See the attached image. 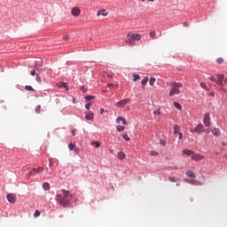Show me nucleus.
I'll list each match as a JSON object with an SVG mask.
<instances>
[{
  "label": "nucleus",
  "mask_w": 227,
  "mask_h": 227,
  "mask_svg": "<svg viewBox=\"0 0 227 227\" xmlns=\"http://www.w3.org/2000/svg\"><path fill=\"white\" fill-rule=\"evenodd\" d=\"M56 200L61 207H68V203L72 201V194L68 191H62V193H59L56 196Z\"/></svg>",
  "instance_id": "obj_1"
},
{
  "label": "nucleus",
  "mask_w": 227,
  "mask_h": 227,
  "mask_svg": "<svg viewBox=\"0 0 227 227\" xmlns=\"http://www.w3.org/2000/svg\"><path fill=\"white\" fill-rule=\"evenodd\" d=\"M171 90H169V97H175V95H180V88L184 87V83L171 82L169 83Z\"/></svg>",
  "instance_id": "obj_2"
},
{
  "label": "nucleus",
  "mask_w": 227,
  "mask_h": 227,
  "mask_svg": "<svg viewBox=\"0 0 227 227\" xmlns=\"http://www.w3.org/2000/svg\"><path fill=\"white\" fill-rule=\"evenodd\" d=\"M127 40L125 41V43L127 45H129L131 47H134L136 45V42H139L141 40V34H127Z\"/></svg>",
  "instance_id": "obj_3"
},
{
  "label": "nucleus",
  "mask_w": 227,
  "mask_h": 227,
  "mask_svg": "<svg viewBox=\"0 0 227 227\" xmlns=\"http://www.w3.org/2000/svg\"><path fill=\"white\" fill-rule=\"evenodd\" d=\"M45 170L43 167H39L37 168H31L28 176H35V175H38V173H42Z\"/></svg>",
  "instance_id": "obj_4"
},
{
  "label": "nucleus",
  "mask_w": 227,
  "mask_h": 227,
  "mask_svg": "<svg viewBox=\"0 0 227 227\" xmlns=\"http://www.w3.org/2000/svg\"><path fill=\"white\" fill-rule=\"evenodd\" d=\"M129 103H130V99L126 98V99L118 101L115 106H116V107H125L127 106V104H129Z\"/></svg>",
  "instance_id": "obj_5"
},
{
  "label": "nucleus",
  "mask_w": 227,
  "mask_h": 227,
  "mask_svg": "<svg viewBox=\"0 0 227 227\" xmlns=\"http://www.w3.org/2000/svg\"><path fill=\"white\" fill-rule=\"evenodd\" d=\"M203 123H204L205 127H210V125H211L210 114L207 113L204 114Z\"/></svg>",
  "instance_id": "obj_6"
},
{
  "label": "nucleus",
  "mask_w": 227,
  "mask_h": 227,
  "mask_svg": "<svg viewBox=\"0 0 227 227\" xmlns=\"http://www.w3.org/2000/svg\"><path fill=\"white\" fill-rule=\"evenodd\" d=\"M203 128H204L203 124H199L193 129H191L190 132H192V134H194V132H197L198 134H201V132H204Z\"/></svg>",
  "instance_id": "obj_7"
},
{
  "label": "nucleus",
  "mask_w": 227,
  "mask_h": 227,
  "mask_svg": "<svg viewBox=\"0 0 227 227\" xmlns=\"http://www.w3.org/2000/svg\"><path fill=\"white\" fill-rule=\"evenodd\" d=\"M71 14L73 17H79L81 15V8L74 6L71 9Z\"/></svg>",
  "instance_id": "obj_8"
},
{
  "label": "nucleus",
  "mask_w": 227,
  "mask_h": 227,
  "mask_svg": "<svg viewBox=\"0 0 227 227\" xmlns=\"http://www.w3.org/2000/svg\"><path fill=\"white\" fill-rule=\"evenodd\" d=\"M216 77V84H218V86H224V84L223 83V81H224V74H215Z\"/></svg>",
  "instance_id": "obj_9"
},
{
  "label": "nucleus",
  "mask_w": 227,
  "mask_h": 227,
  "mask_svg": "<svg viewBox=\"0 0 227 227\" xmlns=\"http://www.w3.org/2000/svg\"><path fill=\"white\" fill-rule=\"evenodd\" d=\"M192 160H203L205 159V156L200 154V153H194L192 155Z\"/></svg>",
  "instance_id": "obj_10"
},
{
  "label": "nucleus",
  "mask_w": 227,
  "mask_h": 227,
  "mask_svg": "<svg viewBox=\"0 0 227 227\" xmlns=\"http://www.w3.org/2000/svg\"><path fill=\"white\" fill-rule=\"evenodd\" d=\"M211 132H212L213 136H215L216 137H219V136H221V129H219L217 128L211 129Z\"/></svg>",
  "instance_id": "obj_11"
},
{
  "label": "nucleus",
  "mask_w": 227,
  "mask_h": 227,
  "mask_svg": "<svg viewBox=\"0 0 227 227\" xmlns=\"http://www.w3.org/2000/svg\"><path fill=\"white\" fill-rule=\"evenodd\" d=\"M7 201H9V203H15V195L9 193L7 195Z\"/></svg>",
  "instance_id": "obj_12"
},
{
  "label": "nucleus",
  "mask_w": 227,
  "mask_h": 227,
  "mask_svg": "<svg viewBox=\"0 0 227 227\" xmlns=\"http://www.w3.org/2000/svg\"><path fill=\"white\" fill-rule=\"evenodd\" d=\"M100 15H102L103 17H107V15H109V13L107 12V11H106V10L104 9V10L98 11V12H97V16H98V17H100Z\"/></svg>",
  "instance_id": "obj_13"
},
{
  "label": "nucleus",
  "mask_w": 227,
  "mask_h": 227,
  "mask_svg": "<svg viewBox=\"0 0 227 227\" xmlns=\"http://www.w3.org/2000/svg\"><path fill=\"white\" fill-rule=\"evenodd\" d=\"M194 152L189 149H184L183 151L184 155H187L188 157H191V155H193Z\"/></svg>",
  "instance_id": "obj_14"
},
{
  "label": "nucleus",
  "mask_w": 227,
  "mask_h": 227,
  "mask_svg": "<svg viewBox=\"0 0 227 227\" xmlns=\"http://www.w3.org/2000/svg\"><path fill=\"white\" fill-rule=\"evenodd\" d=\"M146 84H148V77H145L142 81H141V85H142V88L145 89Z\"/></svg>",
  "instance_id": "obj_15"
},
{
  "label": "nucleus",
  "mask_w": 227,
  "mask_h": 227,
  "mask_svg": "<svg viewBox=\"0 0 227 227\" xmlns=\"http://www.w3.org/2000/svg\"><path fill=\"white\" fill-rule=\"evenodd\" d=\"M120 121H122V125H127V120H125V118L123 117H118L116 123H120Z\"/></svg>",
  "instance_id": "obj_16"
},
{
  "label": "nucleus",
  "mask_w": 227,
  "mask_h": 227,
  "mask_svg": "<svg viewBox=\"0 0 227 227\" xmlns=\"http://www.w3.org/2000/svg\"><path fill=\"white\" fill-rule=\"evenodd\" d=\"M186 176H189V178H196V174H194V172L188 170L186 172Z\"/></svg>",
  "instance_id": "obj_17"
},
{
  "label": "nucleus",
  "mask_w": 227,
  "mask_h": 227,
  "mask_svg": "<svg viewBox=\"0 0 227 227\" xmlns=\"http://www.w3.org/2000/svg\"><path fill=\"white\" fill-rule=\"evenodd\" d=\"M180 126H178L177 124L174 125V134H180Z\"/></svg>",
  "instance_id": "obj_18"
},
{
  "label": "nucleus",
  "mask_w": 227,
  "mask_h": 227,
  "mask_svg": "<svg viewBox=\"0 0 227 227\" xmlns=\"http://www.w3.org/2000/svg\"><path fill=\"white\" fill-rule=\"evenodd\" d=\"M156 82H157V79L155 77H151L149 80L150 86H155Z\"/></svg>",
  "instance_id": "obj_19"
},
{
  "label": "nucleus",
  "mask_w": 227,
  "mask_h": 227,
  "mask_svg": "<svg viewBox=\"0 0 227 227\" xmlns=\"http://www.w3.org/2000/svg\"><path fill=\"white\" fill-rule=\"evenodd\" d=\"M85 118H86V120H90V121H92L93 118H94L93 113L86 114Z\"/></svg>",
  "instance_id": "obj_20"
},
{
  "label": "nucleus",
  "mask_w": 227,
  "mask_h": 227,
  "mask_svg": "<svg viewBox=\"0 0 227 227\" xmlns=\"http://www.w3.org/2000/svg\"><path fill=\"white\" fill-rule=\"evenodd\" d=\"M118 159H119L120 160H123V159H125V153H123V152H119V153H118Z\"/></svg>",
  "instance_id": "obj_21"
},
{
  "label": "nucleus",
  "mask_w": 227,
  "mask_h": 227,
  "mask_svg": "<svg viewBox=\"0 0 227 227\" xmlns=\"http://www.w3.org/2000/svg\"><path fill=\"white\" fill-rule=\"evenodd\" d=\"M90 145H91L92 146H95L96 148H100V142H98V141H92V142L90 143Z\"/></svg>",
  "instance_id": "obj_22"
},
{
  "label": "nucleus",
  "mask_w": 227,
  "mask_h": 227,
  "mask_svg": "<svg viewBox=\"0 0 227 227\" xmlns=\"http://www.w3.org/2000/svg\"><path fill=\"white\" fill-rule=\"evenodd\" d=\"M174 106H175L176 109H177L178 111H182V105H180V103H178V102H174Z\"/></svg>",
  "instance_id": "obj_23"
},
{
  "label": "nucleus",
  "mask_w": 227,
  "mask_h": 227,
  "mask_svg": "<svg viewBox=\"0 0 227 227\" xmlns=\"http://www.w3.org/2000/svg\"><path fill=\"white\" fill-rule=\"evenodd\" d=\"M43 189L49 191V189H51V184H49V183H43Z\"/></svg>",
  "instance_id": "obj_24"
},
{
  "label": "nucleus",
  "mask_w": 227,
  "mask_h": 227,
  "mask_svg": "<svg viewBox=\"0 0 227 227\" xmlns=\"http://www.w3.org/2000/svg\"><path fill=\"white\" fill-rule=\"evenodd\" d=\"M68 148H69V150H71V152H73V150H74L75 149V143H70L69 145H68Z\"/></svg>",
  "instance_id": "obj_25"
},
{
  "label": "nucleus",
  "mask_w": 227,
  "mask_h": 227,
  "mask_svg": "<svg viewBox=\"0 0 227 227\" xmlns=\"http://www.w3.org/2000/svg\"><path fill=\"white\" fill-rule=\"evenodd\" d=\"M157 36V34L155 33V31H151L150 32V37L153 39V40H155Z\"/></svg>",
  "instance_id": "obj_26"
},
{
  "label": "nucleus",
  "mask_w": 227,
  "mask_h": 227,
  "mask_svg": "<svg viewBox=\"0 0 227 227\" xmlns=\"http://www.w3.org/2000/svg\"><path fill=\"white\" fill-rule=\"evenodd\" d=\"M35 111L37 114H40V112L42 111V106L38 105L37 106H35Z\"/></svg>",
  "instance_id": "obj_27"
},
{
  "label": "nucleus",
  "mask_w": 227,
  "mask_h": 227,
  "mask_svg": "<svg viewBox=\"0 0 227 227\" xmlns=\"http://www.w3.org/2000/svg\"><path fill=\"white\" fill-rule=\"evenodd\" d=\"M133 81L134 82L139 81V79H141V76L139 74H133Z\"/></svg>",
  "instance_id": "obj_28"
},
{
  "label": "nucleus",
  "mask_w": 227,
  "mask_h": 227,
  "mask_svg": "<svg viewBox=\"0 0 227 227\" xmlns=\"http://www.w3.org/2000/svg\"><path fill=\"white\" fill-rule=\"evenodd\" d=\"M116 129L118 132H123V130H125V126H117Z\"/></svg>",
  "instance_id": "obj_29"
},
{
  "label": "nucleus",
  "mask_w": 227,
  "mask_h": 227,
  "mask_svg": "<svg viewBox=\"0 0 227 227\" xmlns=\"http://www.w3.org/2000/svg\"><path fill=\"white\" fill-rule=\"evenodd\" d=\"M25 90H27V91H35V89H33L31 85H26Z\"/></svg>",
  "instance_id": "obj_30"
},
{
  "label": "nucleus",
  "mask_w": 227,
  "mask_h": 227,
  "mask_svg": "<svg viewBox=\"0 0 227 227\" xmlns=\"http://www.w3.org/2000/svg\"><path fill=\"white\" fill-rule=\"evenodd\" d=\"M85 100H88L89 102H90V100H95V97L94 96H86Z\"/></svg>",
  "instance_id": "obj_31"
},
{
  "label": "nucleus",
  "mask_w": 227,
  "mask_h": 227,
  "mask_svg": "<svg viewBox=\"0 0 227 227\" xmlns=\"http://www.w3.org/2000/svg\"><path fill=\"white\" fill-rule=\"evenodd\" d=\"M216 63H218V65H222V63H224V59L223 58L217 59Z\"/></svg>",
  "instance_id": "obj_32"
},
{
  "label": "nucleus",
  "mask_w": 227,
  "mask_h": 227,
  "mask_svg": "<svg viewBox=\"0 0 227 227\" xmlns=\"http://www.w3.org/2000/svg\"><path fill=\"white\" fill-rule=\"evenodd\" d=\"M58 86H59V88H67V83H65V82H59V83L58 84Z\"/></svg>",
  "instance_id": "obj_33"
},
{
  "label": "nucleus",
  "mask_w": 227,
  "mask_h": 227,
  "mask_svg": "<svg viewBox=\"0 0 227 227\" xmlns=\"http://www.w3.org/2000/svg\"><path fill=\"white\" fill-rule=\"evenodd\" d=\"M122 137L123 139H125V141H130V137H129V135H127L126 133L122 135Z\"/></svg>",
  "instance_id": "obj_34"
},
{
  "label": "nucleus",
  "mask_w": 227,
  "mask_h": 227,
  "mask_svg": "<svg viewBox=\"0 0 227 227\" xmlns=\"http://www.w3.org/2000/svg\"><path fill=\"white\" fill-rule=\"evenodd\" d=\"M40 210L36 209L35 214H34V217H40Z\"/></svg>",
  "instance_id": "obj_35"
},
{
  "label": "nucleus",
  "mask_w": 227,
  "mask_h": 227,
  "mask_svg": "<svg viewBox=\"0 0 227 227\" xmlns=\"http://www.w3.org/2000/svg\"><path fill=\"white\" fill-rule=\"evenodd\" d=\"M153 114H156L158 116H160L161 113H160V109H157L153 112Z\"/></svg>",
  "instance_id": "obj_36"
},
{
  "label": "nucleus",
  "mask_w": 227,
  "mask_h": 227,
  "mask_svg": "<svg viewBox=\"0 0 227 227\" xmlns=\"http://www.w3.org/2000/svg\"><path fill=\"white\" fill-rule=\"evenodd\" d=\"M93 106V102H90L89 104L85 105V109H90Z\"/></svg>",
  "instance_id": "obj_37"
},
{
  "label": "nucleus",
  "mask_w": 227,
  "mask_h": 227,
  "mask_svg": "<svg viewBox=\"0 0 227 227\" xmlns=\"http://www.w3.org/2000/svg\"><path fill=\"white\" fill-rule=\"evenodd\" d=\"M151 155H153V157H157V155H159V153H157V151H152Z\"/></svg>",
  "instance_id": "obj_38"
},
{
  "label": "nucleus",
  "mask_w": 227,
  "mask_h": 227,
  "mask_svg": "<svg viewBox=\"0 0 227 227\" xmlns=\"http://www.w3.org/2000/svg\"><path fill=\"white\" fill-rule=\"evenodd\" d=\"M200 87H201L203 90H207V84H206L205 82H201V83H200Z\"/></svg>",
  "instance_id": "obj_39"
},
{
  "label": "nucleus",
  "mask_w": 227,
  "mask_h": 227,
  "mask_svg": "<svg viewBox=\"0 0 227 227\" xmlns=\"http://www.w3.org/2000/svg\"><path fill=\"white\" fill-rule=\"evenodd\" d=\"M35 80L37 81V82H42V78H40V74H36V78Z\"/></svg>",
  "instance_id": "obj_40"
},
{
  "label": "nucleus",
  "mask_w": 227,
  "mask_h": 227,
  "mask_svg": "<svg viewBox=\"0 0 227 227\" xmlns=\"http://www.w3.org/2000/svg\"><path fill=\"white\" fill-rule=\"evenodd\" d=\"M68 38H70V36L68 35H66L63 36V40L65 42H68Z\"/></svg>",
  "instance_id": "obj_41"
},
{
  "label": "nucleus",
  "mask_w": 227,
  "mask_h": 227,
  "mask_svg": "<svg viewBox=\"0 0 227 227\" xmlns=\"http://www.w3.org/2000/svg\"><path fill=\"white\" fill-rule=\"evenodd\" d=\"M210 81H212L213 82H215L216 83V77L215 76H211L210 78Z\"/></svg>",
  "instance_id": "obj_42"
},
{
  "label": "nucleus",
  "mask_w": 227,
  "mask_h": 227,
  "mask_svg": "<svg viewBox=\"0 0 227 227\" xmlns=\"http://www.w3.org/2000/svg\"><path fill=\"white\" fill-rule=\"evenodd\" d=\"M168 180H169V182H172V183L176 182V178H175V177H169Z\"/></svg>",
  "instance_id": "obj_43"
},
{
  "label": "nucleus",
  "mask_w": 227,
  "mask_h": 227,
  "mask_svg": "<svg viewBox=\"0 0 227 227\" xmlns=\"http://www.w3.org/2000/svg\"><path fill=\"white\" fill-rule=\"evenodd\" d=\"M177 135H178L179 139H184V134H182V132L178 133Z\"/></svg>",
  "instance_id": "obj_44"
},
{
  "label": "nucleus",
  "mask_w": 227,
  "mask_h": 227,
  "mask_svg": "<svg viewBox=\"0 0 227 227\" xmlns=\"http://www.w3.org/2000/svg\"><path fill=\"white\" fill-rule=\"evenodd\" d=\"M30 74H31V75H36V71H35V70H32V71L30 72Z\"/></svg>",
  "instance_id": "obj_45"
},
{
  "label": "nucleus",
  "mask_w": 227,
  "mask_h": 227,
  "mask_svg": "<svg viewBox=\"0 0 227 227\" xmlns=\"http://www.w3.org/2000/svg\"><path fill=\"white\" fill-rule=\"evenodd\" d=\"M50 160L49 166H50V168H52V166H54V163L52 162L51 160Z\"/></svg>",
  "instance_id": "obj_46"
},
{
  "label": "nucleus",
  "mask_w": 227,
  "mask_h": 227,
  "mask_svg": "<svg viewBox=\"0 0 227 227\" xmlns=\"http://www.w3.org/2000/svg\"><path fill=\"white\" fill-rule=\"evenodd\" d=\"M104 113H106V110H104V108L100 109V114H104Z\"/></svg>",
  "instance_id": "obj_47"
},
{
  "label": "nucleus",
  "mask_w": 227,
  "mask_h": 227,
  "mask_svg": "<svg viewBox=\"0 0 227 227\" xmlns=\"http://www.w3.org/2000/svg\"><path fill=\"white\" fill-rule=\"evenodd\" d=\"M186 182H188V184H194V180H186Z\"/></svg>",
  "instance_id": "obj_48"
},
{
  "label": "nucleus",
  "mask_w": 227,
  "mask_h": 227,
  "mask_svg": "<svg viewBox=\"0 0 227 227\" xmlns=\"http://www.w3.org/2000/svg\"><path fill=\"white\" fill-rule=\"evenodd\" d=\"M75 153H79V148H74Z\"/></svg>",
  "instance_id": "obj_49"
},
{
  "label": "nucleus",
  "mask_w": 227,
  "mask_h": 227,
  "mask_svg": "<svg viewBox=\"0 0 227 227\" xmlns=\"http://www.w3.org/2000/svg\"><path fill=\"white\" fill-rule=\"evenodd\" d=\"M107 86H108V88H111V87L114 86V84L113 83H108Z\"/></svg>",
  "instance_id": "obj_50"
},
{
  "label": "nucleus",
  "mask_w": 227,
  "mask_h": 227,
  "mask_svg": "<svg viewBox=\"0 0 227 227\" xmlns=\"http://www.w3.org/2000/svg\"><path fill=\"white\" fill-rule=\"evenodd\" d=\"M72 134H73V136H75V129L72 130Z\"/></svg>",
  "instance_id": "obj_51"
},
{
  "label": "nucleus",
  "mask_w": 227,
  "mask_h": 227,
  "mask_svg": "<svg viewBox=\"0 0 227 227\" xmlns=\"http://www.w3.org/2000/svg\"><path fill=\"white\" fill-rule=\"evenodd\" d=\"M81 90L83 93L86 92V90L83 87Z\"/></svg>",
  "instance_id": "obj_52"
},
{
  "label": "nucleus",
  "mask_w": 227,
  "mask_h": 227,
  "mask_svg": "<svg viewBox=\"0 0 227 227\" xmlns=\"http://www.w3.org/2000/svg\"><path fill=\"white\" fill-rule=\"evenodd\" d=\"M73 104H75V98H73Z\"/></svg>",
  "instance_id": "obj_53"
},
{
  "label": "nucleus",
  "mask_w": 227,
  "mask_h": 227,
  "mask_svg": "<svg viewBox=\"0 0 227 227\" xmlns=\"http://www.w3.org/2000/svg\"><path fill=\"white\" fill-rule=\"evenodd\" d=\"M210 95H211V97H214V96H215L214 92H211Z\"/></svg>",
  "instance_id": "obj_54"
},
{
  "label": "nucleus",
  "mask_w": 227,
  "mask_h": 227,
  "mask_svg": "<svg viewBox=\"0 0 227 227\" xmlns=\"http://www.w3.org/2000/svg\"><path fill=\"white\" fill-rule=\"evenodd\" d=\"M160 144H161V145H166V142H162V141H161Z\"/></svg>",
  "instance_id": "obj_55"
},
{
  "label": "nucleus",
  "mask_w": 227,
  "mask_h": 227,
  "mask_svg": "<svg viewBox=\"0 0 227 227\" xmlns=\"http://www.w3.org/2000/svg\"><path fill=\"white\" fill-rule=\"evenodd\" d=\"M184 26L188 27V26H189V24H187V23H184Z\"/></svg>",
  "instance_id": "obj_56"
},
{
  "label": "nucleus",
  "mask_w": 227,
  "mask_h": 227,
  "mask_svg": "<svg viewBox=\"0 0 227 227\" xmlns=\"http://www.w3.org/2000/svg\"><path fill=\"white\" fill-rule=\"evenodd\" d=\"M225 82H227V77H226V79H225Z\"/></svg>",
  "instance_id": "obj_57"
},
{
  "label": "nucleus",
  "mask_w": 227,
  "mask_h": 227,
  "mask_svg": "<svg viewBox=\"0 0 227 227\" xmlns=\"http://www.w3.org/2000/svg\"><path fill=\"white\" fill-rule=\"evenodd\" d=\"M225 145H226V144H224V143L223 144V146H224Z\"/></svg>",
  "instance_id": "obj_58"
},
{
  "label": "nucleus",
  "mask_w": 227,
  "mask_h": 227,
  "mask_svg": "<svg viewBox=\"0 0 227 227\" xmlns=\"http://www.w3.org/2000/svg\"><path fill=\"white\" fill-rule=\"evenodd\" d=\"M176 185H180V184H176Z\"/></svg>",
  "instance_id": "obj_59"
}]
</instances>
